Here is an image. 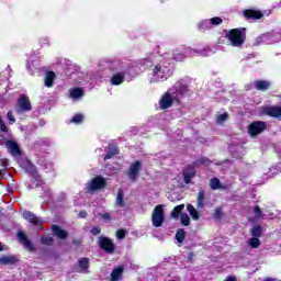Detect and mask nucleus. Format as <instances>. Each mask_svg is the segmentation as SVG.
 Masks as SVG:
<instances>
[{"label": "nucleus", "instance_id": "1", "mask_svg": "<svg viewBox=\"0 0 281 281\" xmlns=\"http://www.w3.org/2000/svg\"><path fill=\"white\" fill-rule=\"evenodd\" d=\"M143 67H153V74L149 82H166L172 76V57L170 53L149 54L140 60Z\"/></svg>", "mask_w": 281, "mask_h": 281}, {"label": "nucleus", "instance_id": "2", "mask_svg": "<svg viewBox=\"0 0 281 281\" xmlns=\"http://www.w3.org/2000/svg\"><path fill=\"white\" fill-rule=\"evenodd\" d=\"M188 95V83L183 79L178 80L173 87L169 88L159 100L162 110L170 109L175 102L179 104Z\"/></svg>", "mask_w": 281, "mask_h": 281}, {"label": "nucleus", "instance_id": "3", "mask_svg": "<svg viewBox=\"0 0 281 281\" xmlns=\"http://www.w3.org/2000/svg\"><path fill=\"white\" fill-rule=\"evenodd\" d=\"M110 69L111 71H115L110 79V83L114 87H119V85H122V82L126 80V76L128 80H133V78H135V67L120 59L113 60L110 64Z\"/></svg>", "mask_w": 281, "mask_h": 281}, {"label": "nucleus", "instance_id": "4", "mask_svg": "<svg viewBox=\"0 0 281 281\" xmlns=\"http://www.w3.org/2000/svg\"><path fill=\"white\" fill-rule=\"evenodd\" d=\"M229 45L232 47H243L247 38V33L245 27L233 29L227 34Z\"/></svg>", "mask_w": 281, "mask_h": 281}, {"label": "nucleus", "instance_id": "5", "mask_svg": "<svg viewBox=\"0 0 281 281\" xmlns=\"http://www.w3.org/2000/svg\"><path fill=\"white\" fill-rule=\"evenodd\" d=\"M19 164H20L21 168H23V170H25V172H29V175H32L33 183H34V181H36V183H35L36 188H41V186H43V180H41V177L36 172V168L34 167V165H32V162H30V160H27V159H22L19 161Z\"/></svg>", "mask_w": 281, "mask_h": 281}, {"label": "nucleus", "instance_id": "6", "mask_svg": "<svg viewBox=\"0 0 281 281\" xmlns=\"http://www.w3.org/2000/svg\"><path fill=\"white\" fill-rule=\"evenodd\" d=\"M164 221H166L164 206L161 204H158L155 206L151 214V225L153 227H161V225H164Z\"/></svg>", "mask_w": 281, "mask_h": 281}, {"label": "nucleus", "instance_id": "7", "mask_svg": "<svg viewBox=\"0 0 281 281\" xmlns=\"http://www.w3.org/2000/svg\"><path fill=\"white\" fill-rule=\"evenodd\" d=\"M182 52L186 58H192V56H212V50L210 48H192V47H182Z\"/></svg>", "mask_w": 281, "mask_h": 281}, {"label": "nucleus", "instance_id": "8", "mask_svg": "<svg viewBox=\"0 0 281 281\" xmlns=\"http://www.w3.org/2000/svg\"><path fill=\"white\" fill-rule=\"evenodd\" d=\"M27 111H32V101H30V97L22 94L15 104V112L27 113Z\"/></svg>", "mask_w": 281, "mask_h": 281}, {"label": "nucleus", "instance_id": "9", "mask_svg": "<svg viewBox=\"0 0 281 281\" xmlns=\"http://www.w3.org/2000/svg\"><path fill=\"white\" fill-rule=\"evenodd\" d=\"M104 186H106L104 178L97 176L86 184V189L88 192H95L97 190H102Z\"/></svg>", "mask_w": 281, "mask_h": 281}, {"label": "nucleus", "instance_id": "10", "mask_svg": "<svg viewBox=\"0 0 281 281\" xmlns=\"http://www.w3.org/2000/svg\"><path fill=\"white\" fill-rule=\"evenodd\" d=\"M267 130V123L262 121L252 122L248 126V133L250 137H256V135H260L263 131Z\"/></svg>", "mask_w": 281, "mask_h": 281}, {"label": "nucleus", "instance_id": "11", "mask_svg": "<svg viewBox=\"0 0 281 281\" xmlns=\"http://www.w3.org/2000/svg\"><path fill=\"white\" fill-rule=\"evenodd\" d=\"M98 245L105 254H113L115 251V244L109 237L100 236L98 238Z\"/></svg>", "mask_w": 281, "mask_h": 281}, {"label": "nucleus", "instance_id": "12", "mask_svg": "<svg viewBox=\"0 0 281 281\" xmlns=\"http://www.w3.org/2000/svg\"><path fill=\"white\" fill-rule=\"evenodd\" d=\"M139 170H142V161L136 160L131 164L127 175L131 181H137V176L139 175Z\"/></svg>", "mask_w": 281, "mask_h": 281}, {"label": "nucleus", "instance_id": "13", "mask_svg": "<svg viewBox=\"0 0 281 281\" xmlns=\"http://www.w3.org/2000/svg\"><path fill=\"white\" fill-rule=\"evenodd\" d=\"M22 216L25 221L32 223V225H43V223H45V221H43L41 217L36 216V214L30 211H24L22 213Z\"/></svg>", "mask_w": 281, "mask_h": 281}, {"label": "nucleus", "instance_id": "14", "mask_svg": "<svg viewBox=\"0 0 281 281\" xmlns=\"http://www.w3.org/2000/svg\"><path fill=\"white\" fill-rule=\"evenodd\" d=\"M5 147L12 157H21V147L14 140H7Z\"/></svg>", "mask_w": 281, "mask_h": 281}, {"label": "nucleus", "instance_id": "15", "mask_svg": "<svg viewBox=\"0 0 281 281\" xmlns=\"http://www.w3.org/2000/svg\"><path fill=\"white\" fill-rule=\"evenodd\" d=\"M18 238H19L21 245H23V247H25V249H27L29 251L34 250V245H32V241H30V239H27V236L25 235V233L19 232Z\"/></svg>", "mask_w": 281, "mask_h": 281}, {"label": "nucleus", "instance_id": "16", "mask_svg": "<svg viewBox=\"0 0 281 281\" xmlns=\"http://www.w3.org/2000/svg\"><path fill=\"white\" fill-rule=\"evenodd\" d=\"M169 54V58H171V60H177V61H183L186 60V53H183V48L180 47L173 52H169L167 53Z\"/></svg>", "mask_w": 281, "mask_h": 281}, {"label": "nucleus", "instance_id": "17", "mask_svg": "<svg viewBox=\"0 0 281 281\" xmlns=\"http://www.w3.org/2000/svg\"><path fill=\"white\" fill-rule=\"evenodd\" d=\"M244 16L248 21H258V19H260L262 16V12L256 11L254 9H248V10L244 11Z\"/></svg>", "mask_w": 281, "mask_h": 281}, {"label": "nucleus", "instance_id": "18", "mask_svg": "<svg viewBox=\"0 0 281 281\" xmlns=\"http://www.w3.org/2000/svg\"><path fill=\"white\" fill-rule=\"evenodd\" d=\"M196 177V170L194 168H187L183 170V181L184 183H192V179Z\"/></svg>", "mask_w": 281, "mask_h": 281}, {"label": "nucleus", "instance_id": "19", "mask_svg": "<svg viewBox=\"0 0 281 281\" xmlns=\"http://www.w3.org/2000/svg\"><path fill=\"white\" fill-rule=\"evenodd\" d=\"M124 273V266L114 268L110 274V281H120Z\"/></svg>", "mask_w": 281, "mask_h": 281}, {"label": "nucleus", "instance_id": "20", "mask_svg": "<svg viewBox=\"0 0 281 281\" xmlns=\"http://www.w3.org/2000/svg\"><path fill=\"white\" fill-rule=\"evenodd\" d=\"M265 113L270 117H281V106H268L265 109Z\"/></svg>", "mask_w": 281, "mask_h": 281}, {"label": "nucleus", "instance_id": "21", "mask_svg": "<svg viewBox=\"0 0 281 281\" xmlns=\"http://www.w3.org/2000/svg\"><path fill=\"white\" fill-rule=\"evenodd\" d=\"M56 79V74L54 71H47L44 77V85L45 87H53L54 80Z\"/></svg>", "mask_w": 281, "mask_h": 281}, {"label": "nucleus", "instance_id": "22", "mask_svg": "<svg viewBox=\"0 0 281 281\" xmlns=\"http://www.w3.org/2000/svg\"><path fill=\"white\" fill-rule=\"evenodd\" d=\"M255 87L258 91H267L271 87V81L267 80H257L255 81Z\"/></svg>", "mask_w": 281, "mask_h": 281}, {"label": "nucleus", "instance_id": "23", "mask_svg": "<svg viewBox=\"0 0 281 281\" xmlns=\"http://www.w3.org/2000/svg\"><path fill=\"white\" fill-rule=\"evenodd\" d=\"M52 229H53L54 236H56L57 238L65 239L68 236L67 232L60 228V226L58 225H53Z\"/></svg>", "mask_w": 281, "mask_h": 281}, {"label": "nucleus", "instance_id": "24", "mask_svg": "<svg viewBox=\"0 0 281 281\" xmlns=\"http://www.w3.org/2000/svg\"><path fill=\"white\" fill-rule=\"evenodd\" d=\"M196 207L199 210L205 207V191H203V189H200L198 192Z\"/></svg>", "mask_w": 281, "mask_h": 281}, {"label": "nucleus", "instance_id": "25", "mask_svg": "<svg viewBox=\"0 0 281 281\" xmlns=\"http://www.w3.org/2000/svg\"><path fill=\"white\" fill-rule=\"evenodd\" d=\"M79 273H89V258H81L78 261Z\"/></svg>", "mask_w": 281, "mask_h": 281}, {"label": "nucleus", "instance_id": "26", "mask_svg": "<svg viewBox=\"0 0 281 281\" xmlns=\"http://www.w3.org/2000/svg\"><path fill=\"white\" fill-rule=\"evenodd\" d=\"M69 93L72 100H80V98L85 95V91L82 90V88H72L69 90Z\"/></svg>", "mask_w": 281, "mask_h": 281}, {"label": "nucleus", "instance_id": "27", "mask_svg": "<svg viewBox=\"0 0 281 281\" xmlns=\"http://www.w3.org/2000/svg\"><path fill=\"white\" fill-rule=\"evenodd\" d=\"M106 155L104 156V159H112V157H115L117 155L119 150L115 145H109L105 149Z\"/></svg>", "mask_w": 281, "mask_h": 281}, {"label": "nucleus", "instance_id": "28", "mask_svg": "<svg viewBox=\"0 0 281 281\" xmlns=\"http://www.w3.org/2000/svg\"><path fill=\"white\" fill-rule=\"evenodd\" d=\"M116 207H126V204L124 203V190L120 189L116 195L115 201Z\"/></svg>", "mask_w": 281, "mask_h": 281}, {"label": "nucleus", "instance_id": "29", "mask_svg": "<svg viewBox=\"0 0 281 281\" xmlns=\"http://www.w3.org/2000/svg\"><path fill=\"white\" fill-rule=\"evenodd\" d=\"M16 260L19 259L12 255L0 257L1 265H15Z\"/></svg>", "mask_w": 281, "mask_h": 281}, {"label": "nucleus", "instance_id": "30", "mask_svg": "<svg viewBox=\"0 0 281 281\" xmlns=\"http://www.w3.org/2000/svg\"><path fill=\"white\" fill-rule=\"evenodd\" d=\"M187 210H188L190 216L193 218V221H199V218H201V215L199 214V211H196L194 205L188 204Z\"/></svg>", "mask_w": 281, "mask_h": 281}, {"label": "nucleus", "instance_id": "31", "mask_svg": "<svg viewBox=\"0 0 281 281\" xmlns=\"http://www.w3.org/2000/svg\"><path fill=\"white\" fill-rule=\"evenodd\" d=\"M211 190H222L223 184H221V180L218 178H212L209 182Z\"/></svg>", "mask_w": 281, "mask_h": 281}, {"label": "nucleus", "instance_id": "32", "mask_svg": "<svg viewBox=\"0 0 281 281\" xmlns=\"http://www.w3.org/2000/svg\"><path fill=\"white\" fill-rule=\"evenodd\" d=\"M184 207H186L184 204L177 205V206L171 211L170 217H171V218H179V215L181 214V212H183Z\"/></svg>", "mask_w": 281, "mask_h": 281}, {"label": "nucleus", "instance_id": "33", "mask_svg": "<svg viewBox=\"0 0 281 281\" xmlns=\"http://www.w3.org/2000/svg\"><path fill=\"white\" fill-rule=\"evenodd\" d=\"M212 23L210 22V19L207 20H202L199 23V30H201L202 32H205V30H212Z\"/></svg>", "mask_w": 281, "mask_h": 281}, {"label": "nucleus", "instance_id": "34", "mask_svg": "<svg viewBox=\"0 0 281 281\" xmlns=\"http://www.w3.org/2000/svg\"><path fill=\"white\" fill-rule=\"evenodd\" d=\"M209 21L211 22V27H218V25H221L223 23V19L215 16V18H211L209 19Z\"/></svg>", "mask_w": 281, "mask_h": 281}, {"label": "nucleus", "instance_id": "35", "mask_svg": "<svg viewBox=\"0 0 281 281\" xmlns=\"http://www.w3.org/2000/svg\"><path fill=\"white\" fill-rule=\"evenodd\" d=\"M180 223H182L184 227H188V225H190V215H188V213H182L180 215Z\"/></svg>", "mask_w": 281, "mask_h": 281}, {"label": "nucleus", "instance_id": "36", "mask_svg": "<svg viewBox=\"0 0 281 281\" xmlns=\"http://www.w3.org/2000/svg\"><path fill=\"white\" fill-rule=\"evenodd\" d=\"M251 236H254V238H260V236H262V228L260 226H255L251 231Z\"/></svg>", "mask_w": 281, "mask_h": 281}, {"label": "nucleus", "instance_id": "37", "mask_svg": "<svg viewBox=\"0 0 281 281\" xmlns=\"http://www.w3.org/2000/svg\"><path fill=\"white\" fill-rule=\"evenodd\" d=\"M176 240H178V243H183V240H186V231H178L176 234Z\"/></svg>", "mask_w": 281, "mask_h": 281}, {"label": "nucleus", "instance_id": "38", "mask_svg": "<svg viewBox=\"0 0 281 281\" xmlns=\"http://www.w3.org/2000/svg\"><path fill=\"white\" fill-rule=\"evenodd\" d=\"M249 245L254 249H258V247H260V239L258 237H252L249 239Z\"/></svg>", "mask_w": 281, "mask_h": 281}, {"label": "nucleus", "instance_id": "39", "mask_svg": "<svg viewBox=\"0 0 281 281\" xmlns=\"http://www.w3.org/2000/svg\"><path fill=\"white\" fill-rule=\"evenodd\" d=\"M82 120H85V115H82V114H75L70 122L72 124H80V123H82Z\"/></svg>", "mask_w": 281, "mask_h": 281}, {"label": "nucleus", "instance_id": "40", "mask_svg": "<svg viewBox=\"0 0 281 281\" xmlns=\"http://www.w3.org/2000/svg\"><path fill=\"white\" fill-rule=\"evenodd\" d=\"M41 243L42 245H54V238L50 236H43Z\"/></svg>", "mask_w": 281, "mask_h": 281}, {"label": "nucleus", "instance_id": "41", "mask_svg": "<svg viewBox=\"0 0 281 281\" xmlns=\"http://www.w3.org/2000/svg\"><path fill=\"white\" fill-rule=\"evenodd\" d=\"M116 238H117L119 240H122V239L126 238V231H124V229H119V231L116 232Z\"/></svg>", "mask_w": 281, "mask_h": 281}, {"label": "nucleus", "instance_id": "42", "mask_svg": "<svg viewBox=\"0 0 281 281\" xmlns=\"http://www.w3.org/2000/svg\"><path fill=\"white\" fill-rule=\"evenodd\" d=\"M254 213L257 218H262V210H260V206H255Z\"/></svg>", "mask_w": 281, "mask_h": 281}, {"label": "nucleus", "instance_id": "43", "mask_svg": "<svg viewBox=\"0 0 281 281\" xmlns=\"http://www.w3.org/2000/svg\"><path fill=\"white\" fill-rule=\"evenodd\" d=\"M227 117H228V114H227V113L220 114V115L217 116V122H218L220 124H223V122H225V121L227 120Z\"/></svg>", "mask_w": 281, "mask_h": 281}, {"label": "nucleus", "instance_id": "44", "mask_svg": "<svg viewBox=\"0 0 281 281\" xmlns=\"http://www.w3.org/2000/svg\"><path fill=\"white\" fill-rule=\"evenodd\" d=\"M0 131H2V133H8V127L5 126V123L3 122V119H1V116H0Z\"/></svg>", "mask_w": 281, "mask_h": 281}, {"label": "nucleus", "instance_id": "45", "mask_svg": "<svg viewBox=\"0 0 281 281\" xmlns=\"http://www.w3.org/2000/svg\"><path fill=\"white\" fill-rule=\"evenodd\" d=\"M7 119L9 120V124H14V122H16V120H14V114H12V112H8Z\"/></svg>", "mask_w": 281, "mask_h": 281}, {"label": "nucleus", "instance_id": "46", "mask_svg": "<svg viewBox=\"0 0 281 281\" xmlns=\"http://www.w3.org/2000/svg\"><path fill=\"white\" fill-rule=\"evenodd\" d=\"M198 164H201L202 166H210V159L200 158V159H198Z\"/></svg>", "mask_w": 281, "mask_h": 281}, {"label": "nucleus", "instance_id": "47", "mask_svg": "<svg viewBox=\"0 0 281 281\" xmlns=\"http://www.w3.org/2000/svg\"><path fill=\"white\" fill-rule=\"evenodd\" d=\"M101 232H102V228H100V226L93 227V228L91 229V234H92L93 236H98Z\"/></svg>", "mask_w": 281, "mask_h": 281}, {"label": "nucleus", "instance_id": "48", "mask_svg": "<svg viewBox=\"0 0 281 281\" xmlns=\"http://www.w3.org/2000/svg\"><path fill=\"white\" fill-rule=\"evenodd\" d=\"M100 217L103 218V221H110L111 220V214L102 213V214H100Z\"/></svg>", "mask_w": 281, "mask_h": 281}, {"label": "nucleus", "instance_id": "49", "mask_svg": "<svg viewBox=\"0 0 281 281\" xmlns=\"http://www.w3.org/2000/svg\"><path fill=\"white\" fill-rule=\"evenodd\" d=\"M79 218H87V211H80Z\"/></svg>", "mask_w": 281, "mask_h": 281}, {"label": "nucleus", "instance_id": "50", "mask_svg": "<svg viewBox=\"0 0 281 281\" xmlns=\"http://www.w3.org/2000/svg\"><path fill=\"white\" fill-rule=\"evenodd\" d=\"M76 66L70 65L68 69L66 70V76H71V72H69V69H75Z\"/></svg>", "mask_w": 281, "mask_h": 281}, {"label": "nucleus", "instance_id": "51", "mask_svg": "<svg viewBox=\"0 0 281 281\" xmlns=\"http://www.w3.org/2000/svg\"><path fill=\"white\" fill-rule=\"evenodd\" d=\"M45 196H48V199H52V190L45 191Z\"/></svg>", "mask_w": 281, "mask_h": 281}, {"label": "nucleus", "instance_id": "52", "mask_svg": "<svg viewBox=\"0 0 281 281\" xmlns=\"http://www.w3.org/2000/svg\"><path fill=\"white\" fill-rule=\"evenodd\" d=\"M226 281H236V277H227Z\"/></svg>", "mask_w": 281, "mask_h": 281}, {"label": "nucleus", "instance_id": "53", "mask_svg": "<svg viewBox=\"0 0 281 281\" xmlns=\"http://www.w3.org/2000/svg\"><path fill=\"white\" fill-rule=\"evenodd\" d=\"M215 214H216V216H220L221 215V209H216Z\"/></svg>", "mask_w": 281, "mask_h": 281}, {"label": "nucleus", "instance_id": "54", "mask_svg": "<svg viewBox=\"0 0 281 281\" xmlns=\"http://www.w3.org/2000/svg\"><path fill=\"white\" fill-rule=\"evenodd\" d=\"M5 71H8L9 78H10V77H11L10 71H12V70L10 69V66L7 67Z\"/></svg>", "mask_w": 281, "mask_h": 281}, {"label": "nucleus", "instance_id": "55", "mask_svg": "<svg viewBox=\"0 0 281 281\" xmlns=\"http://www.w3.org/2000/svg\"><path fill=\"white\" fill-rule=\"evenodd\" d=\"M75 81L77 82V85H82V80L81 79H75Z\"/></svg>", "mask_w": 281, "mask_h": 281}, {"label": "nucleus", "instance_id": "56", "mask_svg": "<svg viewBox=\"0 0 281 281\" xmlns=\"http://www.w3.org/2000/svg\"><path fill=\"white\" fill-rule=\"evenodd\" d=\"M5 250V247H3V245H1L0 243V251H4Z\"/></svg>", "mask_w": 281, "mask_h": 281}, {"label": "nucleus", "instance_id": "57", "mask_svg": "<svg viewBox=\"0 0 281 281\" xmlns=\"http://www.w3.org/2000/svg\"><path fill=\"white\" fill-rule=\"evenodd\" d=\"M0 146H3V142L2 140H0Z\"/></svg>", "mask_w": 281, "mask_h": 281}]
</instances>
